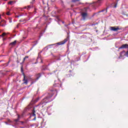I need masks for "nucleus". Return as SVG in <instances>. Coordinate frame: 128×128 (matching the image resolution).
<instances>
[{"label": "nucleus", "instance_id": "f257e3e1", "mask_svg": "<svg viewBox=\"0 0 128 128\" xmlns=\"http://www.w3.org/2000/svg\"><path fill=\"white\" fill-rule=\"evenodd\" d=\"M56 92V91L51 90L50 93L48 94H47V96L46 98H44L41 102L40 103L38 106H35L33 110H34V113H33V116H36V114L34 113L36 112V108L38 106H40V108H44L48 102H52V96H54V94Z\"/></svg>", "mask_w": 128, "mask_h": 128}, {"label": "nucleus", "instance_id": "f03ea898", "mask_svg": "<svg viewBox=\"0 0 128 128\" xmlns=\"http://www.w3.org/2000/svg\"><path fill=\"white\" fill-rule=\"evenodd\" d=\"M122 28H120L119 26H110V30L112 32H118V30H120Z\"/></svg>", "mask_w": 128, "mask_h": 128}, {"label": "nucleus", "instance_id": "7ed1b4c3", "mask_svg": "<svg viewBox=\"0 0 128 128\" xmlns=\"http://www.w3.org/2000/svg\"><path fill=\"white\" fill-rule=\"evenodd\" d=\"M83 20H86V19L88 17V13L86 12H82L81 14Z\"/></svg>", "mask_w": 128, "mask_h": 128}, {"label": "nucleus", "instance_id": "20e7f679", "mask_svg": "<svg viewBox=\"0 0 128 128\" xmlns=\"http://www.w3.org/2000/svg\"><path fill=\"white\" fill-rule=\"evenodd\" d=\"M40 76H42L40 75V74H37L36 75V80L34 82H31V84H34L36 82V80H38V78H40Z\"/></svg>", "mask_w": 128, "mask_h": 128}, {"label": "nucleus", "instance_id": "39448f33", "mask_svg": "<svg viewBox=\"0 0 128 128\" xmlns=\"http://www.w3.org/2000/svg\"><path fill=\"white\" fill-rule=\"evenodd\" d=\"M120 48H128V44H122L120 47L118 48V50H120Z\"/></svg>", "mask_w": 128, "mask_h": 128}, {"label": "nucleus", "instance_id": "423d86ee", "mask_svg": "<svg viewBox=\"0 0 128 128\" xmlns=\"http://www.w3.org/2000/svg\"><path fill=\"white\" fill-rule=\"evenodd\" d=\"M23 76H24L23 82H24V84H28V80H26V75L24 74H23Z\"/></svg>", "mask_w": 128, "mask_h": 128}, {"label": "nucleus", "instance_id": "0eeeda50", "mask_svg": "<svg viewBox=\"0 0 128 128\" xmlns=\"http://www.w3.org/2000/svg\"><path fill=\"white\" fill-rule=\"evenodd\" d=\"M5 24H6V21H4V20H2L0 22V26H6Z\"/></svg>", "mask_w": 128, "mask_h": 128}, {"label": "nucleus", "instance_id": "6e6552de", "mask_svg": "<svg viewBox=\"0 0 128 128\" xmlns=\"http://www.w3.org/2000/svg\"><path fill=\"white\" fill-rule=\"evenodd\" d=\"M68 42V39H65L62 42H58V44L59 46H60V44H66Z\"/></svg>", "mask_w": 128, "mask_h": 128}, {"label": "nucleus", "instance_id": "1a4fd4ad", "mask_svg": "<svg viewBox=\"0 0 128 128\" xmlns=\"http://www.w3.org/2000/svg\"><path fill=\"white\" fill-rule=\"evenodd\" d=\"M16 40H14V42L10 43V45L12 46H16Z\"/></svg>", "mask_w": 128, "mask_h": 128}, {"label": "nucleus", "instance_id": "9d476101", "mask_svg": "<svg viewBox=\"0 0 128 128\" xmlns=\"http://www.w3.org/2000/svg\"><path fill=\"white\" fill-rule=\"evenodd\" d=\"M102 0H98V1L97 2V3L99 5L100 4H102Z\"/></svg>", "mask_w": 128, "mask_h": 128}, {"label": "nucleus", "instance_id": "9b49d317", "mask_svg": "<svg viewBox=\"0 0 128 128\" xmlns=\"http://www.w3.org/2000/svg\"><path fill=\"white\" fill-rule=\"evenodd\" d=\"M124 52H126V51H124V50H123L122 52H120V58H122V54H124Z\"/></svg>", "mask_w": 128, "mask_h": 128}, {"label": "nucleus", "instance_id": "f8f14e48", "mask_svg": "<svg viewBox=\"0 0 128 128\" xmlns=\"http://www.w3.org/2000/svg\"><path fill=\"white\" fill-rule=\"evenodd\" d=\"M6 33L4 32V33H2V35H0V36L4 38V36H6Z\"/></svg>", "mask_w": 128, "mask_h": 128}, {"label": "nucleus", "instance_id": "ddd939ff", "mask_svg": "<svg viewBox=\"0 0 128 128\" xmlns=\"http://www.w3.org/2000/svg\"><path fill=\"white\" fill-rule=\"evenodd\" d=\"M12 4H14V1H10L8 2V4H10L11 6Z\"/></svg>", "mask_w": 128, "mask_h": 128}, {"label": "nucleus", "instance_id": "4468645a", "mask_svg": "<svg viewBox=\"0 0 128 128\" xmlns=\"http://www.w3.org/2000/svg\"><path fill=\"white\" fill-rule=\"evenodd\" d=\"M20 120L18 119H14V122H18Z\"/></svg>", "mask_w": 128, "mask_h": 128}, {"label": "nucleus", "instance_id": "2eb2a0df", "mask_svg": "<svg viewBox=\"0 0 128 128\" xmlns=\"http://www.w3.org/2000/svg\"><path fill=\"white\" fill-rule=\"evenodd\" d=\"M80 0H72V2H78Z\"/></svg>", "mask_w": 128, "mask_h": 128}, {"label": "nucleus", "instance_id": "dca6fc26", "mask_svg": "<svg viewBox=\"0 0 128 128\" xmlns=\"http://www.w3.org/2000/svg\"><path fill=\"white\" fill-rule=\"evenodd\" d=\"M50 107H48V108H47V112H50Z\"/></svg>", "mask_w": 128, "mask_h": 128}, {"label": "nucleus", "instance_id": "f3484780", "mask_svg": "<svg viewBox=\"0 0 128 128\" xmlns=\"http://www.w3.org/2000/svg\"><path fill=\"white\" fill-rule=\"evenodd\" d=\"M104 12V10H102L101 11H99V12H98V14H100V12Z\"/></svg>", "mask_w": 128, "mask_h": 128}, {"label": "nucleus", "instance_id": "a211bd4d", "mask_svg": "<svg viewBox=\"0 0 128 128\" xmlns=\"http://www.w3.org/2000/svg\"><path fill=\"white\" fill-rule=\"evenodd\" d=\"M6 14L7 16H10V12H7Z\"/></svg>", "mask_w": 128, "mask_h": 128}, {"label": "nucleus", "instance_id": "6ab92c4d", "mask_svg": "<svg viewBox=\"0 0 128 128\" xmlns=\"http://www.w3.org/2000/svg\"><path fill=\"white\" fill-rule=\"evenodd\" d=\"M18 119L20 120V115H18Z\"/></svg>", "mask_w": 128, "mask_h": 128}, {"label": "nucleus", "instance_id": "aec40b11", "mask_svg": "<svg viewBox=\"0 0 128 128\" xmlns=\"http://www.w3.org/2000/svg\"><path fill=\"white\" fill-rule=\"evenodd\" d=\"M8 122H12V121H11L10 120V119H8Z\"/></svg>", "mask_w": 128, "mask_h": 128}, {"label": "nucleus", "instance_id": "412c9836", "mask_svg": "<svg viewBox=\"0 0 128 128\" xmlns=\"http://www.w3.org/2000/svg\"><path fill=\"white\" fill-rule=\"evenodd\" d=\"M30 6H28L27 8H27V10H30Z\"/></svg>", "mask_w": 128, "mask_h": 128}, {"label": "nucleus", "instance_id": "4be33fe9", "mask_svg": "<svg viewBox=\"0 0 128 128\" xmlns=\"http://www.w3.org/2000/svg\"><path fill=\"white\" fill-rule=\"evenodd\" d=\"M124 56H128V52H127L124 54Z\"/></svg>", "mask_w": 128, "mask_h": 128}, {"label": "nucleus", "instance_id": "5701e85b", "mask_svg": "<svg viewBox=\"0 0 128 128\" xmlns=\"http://www.w3.org/2000/svg\"><path fill=\"white\" fill-rule=\"evenodd\" d=\"M20 122L21 123V124H24V122Z\"/></svg>", "mask_w": 128, "mask_h": 128}, {"label": "nucleus", "instance_id": "b1692460", "mask_svg": "<svg viewBox=\"0 0 128 128\" xmlns=\"http://www.w3.org/2000/svg\"><path fill=\"white\" fill-rule=\"evenodd\" d=\"M26 58H24L23 59V62H24V61L26 60Z\"/></svg>", "mask_w": 128, "mask_h": 128}, {"label": "nucleus", "instance_id": "393cba45", "mask_svg": "<svg viewBox=\"0 0 128 128\" xmlns=\"http://www.w3.org/2000/svg\"><path fill=\"white\" fill-rule=\"evenodd\" d=\"M25 58H28V56H26Z\"/></svg>", "mask_w": 128, "mask_h": 128}, {"label": "nucleus", "instance_id": "a878e982", "mask_svg": "<svg viewBox=\"0 0 128 128\" xmlns=\"http://www.w3.org/2000/svg\"><path fill=\"white\" fill-rule=\"evenodd\" d=\"M36 120V118L35 117L34 119H33V120Z\"/></svg>", "mask_w": 128, "mask_h": 128}, {"label": "nucleus", "instance_id": "bb28decb", "mask_svg": "<svg viewBox=\"0 0 128 128\" xmlns=\"http://www.w3.org/2000/svg\"><path fill=\"white\" fill-rule=\"evenodd\" d=\"M2 40H6V38H3Z\"/></svg>", "mask_w": 128, "mask_h": 128}, {"label": "nucleus", "instance_id": "cd10ccee", "mask_svg": "<svg viewBox=\"0 0 128 128\" xmlns=\"http://www.w3.org/2000/svg\"><path fill=\"white\" fill-rule=\"evenodd\" d=\"M4 120V118H0V120Z\"/></svg>", "mask_w": 128, "mask_h": 128}, {"label": "nucleus", "instance_id": "c85d7f7f", "mask_svg": "<svg viewBox=\"0 0 128 128\" xmlns=\"http://www.w3.org/2000/svg\"><path fill=\"white\" fill-rule=\"evenodd\" d=\"M54 44H51V45H50V46H54Z\"/></svg>", "mask_w": 128, "mask_h": 128}, {"label": "nucleus", "instance_id": "c756f323", "mask_svg": "<svg viewBox=\"0 0 128 128\" xmlns=\"http://www.w3.org/2000/svg\"><path fill=\"white\" fill-rule=\"evenodd\" d=\"M114 8H116V4L114 6Z\"/></svg>", "mask_w": 128, "mask_h": 128}, {"label": "nucleus", "instance_id": "7c9ffc66", "mask_svg": "<svg viewBox=\"0 0 128 128\" xmlns=\"http://www.w3.org/2000/svg\"><path fill=\"white\" fill-rule=\"evenodd\" d=\"M96 13L94 14L93 16H96Z\"/></svg>", "mask_w": 128, "mask_h": 128}, {"label": "nucleus", "instance_id": "2f4dec72", "mask_svg": "<svg viewBox=\"0 0 128 128\" xmlns=\"http://www.w3.org/2000/svg\"><path fill=\"white\" fill-rule=\"evenodd\" d=\"M0 18H2V15L0 14Z\"/></svg>", "mask_w": 128, "mask_h": 128}, {"label": "nucleus", "instance_id": "473e14b6", "mask_svg": "<svg viewBox=\"0 0 128 128\" xmlns=\"http://www.w3.org/2000/svg\"><path fill=\"white\" fill-rule=\"evenodd\" d=\"M5 124H8V122H5Z\"/></svg>", "mask_w": 128, "mask_h": 128}, {"label": "nucleus", "instance_id": "72a5a7b5", "mask_svg": "<svg viewBox=\"0 0 128 128\" xmlns=\"http://www.w3.org/2000/svg\"><path fill=\"white\" fill-rule=\"evenodd\" d=\"M42 51H41L40 52V54H42Z\"/></svg>", "mask_w": 128, "mask_h": 128}, {"label": "nucleus", "instance_id": "f704fd0d", "mask_svg": "<svg viewBox=\"0 0 128 128\" xmlns=\"http://www.w3.org/2000/svg\"><path fill=\"white\" fill-rule=\"evenodd\" d=\"M9 22H12V20H10Z\"/></svg>", "mask_w": 128, "mask_h": 128}, {"label": "nucleus", "instance_id": "c9c22d12", "mask_svg": "<svg viewBox=\"0 0 128 128\" xmlns=\"http://www.w3.org/2000/svg\"><path fill=\"white\" fill-rule=\"evenodd\" d=\"M96 24H92V26H94Z\"/></svg>", "mask_w": 128, "mask_h": 128}, {"label": "nucleus", "instance_id": "e433bc0d", "mask_svg": "<svg viewBox=\"0 0 128 128\" xmlns=\"http://www.w3.org/2000/svg\"><path fill=\"white\" fill-rule=\"evenodd\" d=\"M8 66V64H6V66Z\"/></svg>", "mask_w": 128, "mask_h": 128}, {"label": "nucleus", "instance_id": "4c0bfd02", "mask_svg": "<svg viewBox=\"0 0 128 128\" xmlns=\"http://www.w3.org/2000/svg\"><path fill=\"white\" fill-rule=\"evenodd\" d=\"M21 70H22V68Z\"/></svg>", "mask_w": 128, "mask_h": 128}, {"label": "nucleus", "instance_id": "58836bf2", "mask_svg": "<svg viewBox=\"0 0 128 128\" xmlns=\"http://www.w3.org/2000/svg\"><path fill=\"white\" fill-rule=\"evenodd\" d=\"M17 18H20V16H18Z\"/></svg>", "mask_w": 128, "mask_h": 128}, {"label": "nucleus", "instance_id": "ea45409f", "mask_svg": "<svg viewBox=\"0 0 128 128\" xmlns=\"http://www.w3.org/2000/svg\"><path fill=\"white\" fill-rule=\"evenodd\" d=\"M8 64H10V61L8 62Z\"/></svg>", "mask_w": 128, "mask_h": 128}, {"label": "nucleus", "instance_id": "a19ab883", "mask_svg": "<svg viewBox=\"0 0 128 128\" xmlns=\"http://www.w3.org/2000/svg\"><path fill=\"white\" fill-rule=\"evenodd\" d=\"M4 0L6 1V0Z\"/></svg>", "mask_w": 128, "mask_h": 128}, {"label": "nucleus", "instance_id": "79ce46f5", "mask_svg": "<svg viewBox=\"0 0 128 128\" xmlns=\"http://www.w3.org/2000/svg\"><path fill=\"white\" fill-rule=\"evenodd\" d=\"M62 24H64V22H62Z\"/></svg>", "mask_w": 128, "mask_h": 128}, {"label": "nucleus", "instance_id": "37998d69", "mask_svg": "<svg viewBox=\"0 0 128 128\" xmlns=\"http://www.w3.org/2000/svg\"><path fill=\"white\" fill-rule=\"evenodd\" d=\"M70 72H72L71 70H70Z\"/></svg>", "mask_w": 128, "mask_h": 128}]
</instances>
